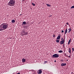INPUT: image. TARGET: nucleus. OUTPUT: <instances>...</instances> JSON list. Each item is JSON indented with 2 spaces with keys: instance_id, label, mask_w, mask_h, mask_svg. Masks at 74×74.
I'll return each mask as SVG.
<instances>
[{
  "instance_id": "c756f323",
  "label": "nucleus",
  "mask_w": 74,
  "mask_h": 74,
  "mask_svg": "<svg viewBox=\"0 0 74 74\" xmlns=\"http://www.w3.org/2000/svg\"><path fill=\"white\" fill-rule=\"evenodd\" d=\"M64 46H65V44H64L63 45V46L64 47Z\"/></svg>"
},
{
  "instance_id": "473e14b6",
  "label": "nucleus",
  "mask_w": 74,
  "mask_h": 74,
  "mask_svg": "<svg viewBox=\"0 0 74 74\" xmlns=\"http://www.w3.org/2000/svg\"><path fill=\"white\" fill-rule=\"evenodd\" d=\"M54 62H56V60L54 61Z\"/></svg>"
},
{
  "instance_id": "f03ea898",
  "label": "nucleus",
  "mask_w": 74,
  "mask_h": 74,
  "mask_svg": "<svg viewBox=\"0 0 74 74\" xmlns=\"http://www.w3.org/2000/svg\"><path fill=\"white\" fill-rule=\"evenodd\" d=\"M1 25L2 27V28H3V30H4L5 29H7L8 26V25L7 24L3 23Z\"/></svg>"
},
{
  "instance_id": "dca6fc26",
  "label": "nucleus",
  "mask_w": 74,
  "mask_h": 74,
  "mask_svg": "<svg viewBox=\"0 0 74 74\" xmlns=\"http://www.w3.org/2000/svg\"><path fill=\"white\" fill-rule=\"evenodd\" d=\"M67 32V29H66L65 31V34H66V33Z\"/></svg>"
},
{
  "instance_id": "f8f14e48",
  "label": "nucleus",
  "mask_w": 74,
  "mask_h": 74,
  "mask_svg": "<svg viewBox=\"0 0 74 74\" xmlns=\"http://www.w3.org/2000/svg\"><path fill=\"white\" fill-rule=\"evenodd\" d=\"M68 33H70V32H71V28H69V29H68Z\"/></svg>"
},
{
  "instance_id": "2eb2a0df",
  "label": "nucleus",
  "mask_w": 74,
  "mask_h": 74,
  "mask_svg": "<svg viewBox=\"0 0 74 74\" xmlns=\"http://www.w3.org/2000/svg\"><path fill=\"white\" fill-rule=\"evenodd\" d=\"M46 5L48 7H50L51 6V5H49V4H47V3H46Z\"/></svg>"
},
{
  "instance_id": "20e7f679",
  "label": "nucleus",
  "mask_w": 74,
  "mask_h": 74,
  "mask_svg": "<svg viewBox=\"0 0 74 74\" xmlns=\"http://www.w3.org/2000/svg\"><path fill=\"white\" fill-rule=\"evenodd\" d=\"M59 57V54H55L53 55V58H58Z\"/></svg>"
},
{
  "instance_id": "412c9836",
  "label": "nucleus",
  "mask_w": 74,
  "mask_h": 74,
  "mask_svg": "<svg viewBox=\"0 0 74 74\" xmlns=\"http://www.w3.org/2000/svg\"><path fill=\"white\" fill-rule=\"evenodd\" d=\"M71 8H74V6H72Z\"/></svg>"
},
{
  "instance_id": "a878e982",
  "label": "nucleus",
  "mask_w": 74,
  "mask_h": 74,
  "mask_svg": "<svg viewBox=\"0 0 74 74\" xmlns=\"http://www.w3.org/2000/svg\"><path fill=\"white\" fill-rule=\"evenodd\" d=\"M52 16V15H50L49 16V17H51Z\"/></svg>"
},
{
  "instance_id": "f257e3e1",
  "label": "nucleus",
  "mask_w": 74,
  "mask_h": 74,
  "mask_svg": "<svg viewBox=\"0 0 74 74\" xmlns=\"http://www.w3.org/2000/svg\"><path fill=\"white\" fill-rule=\"evenodd\" d=\"M15 3V0H10L8 3V5L10 6H13Z\"/></svg>"
},
{
  "instance_id": "72a5a7b5",
  "label": "nucleus",
  "mask_w": 74,
  "mask_h": 74,
  "mask_svg": "<svg viewBox=\"0 0 74 74\" xmlns=\"http://www.w3.org/2000/svg\"><path fill=\"white\" fill-rule=\"evenodd\" d=\"M63 39V38H62V39H61V40H62Z\"/></svg>"
},
{
  "instance_id": "f3484780",
  "label": "nucleus",
  "mask_w": 74,
  "mask_h": 74,
  "mask_svg": "<svg viewBox=\"0 0 74 74\" xmlns=\"http://www.w3.org/2000/svg\"><path fill=\"white\" fill-rule=\"evenodd\" d=\"M68 51L69 53H71V49H70V48H69V49Z\"/></svg>"
},
{
  "instance_id": "9b49d317",
  "label": "nucleus",
  "mask_w": 74,
  "mask_h": 74,
  "mask_svg": "<svg viewBox=\"0 0 74 74\" xmlns=\"http://www.w3.org/2000/svg\"><path fill=\"white\" fill-rule=\"evenodd\" d=\"M15 22V20H12L11 21V22L13 23H14Z\"/></svg>"
},
{
  "instance_id": "393cba45",
  "label": "nucleus",
  "mask_w": 74,
  "mask_h": 74,
  "mask_svg": "<svg viewBox=\"0 0 74 74\" xmlns=\"http://www.w3.org/2000/svg\"><path fill=\"white\" fill-rule=\"evenodd\" d=\"M66 24L68 25H69V24L68 23H66Z\"/></svg>"
},
{
  "instance_id": "a211bd4d",
  "label": "nucleus",
  "mask_w": 74,
  "mask_h": 74,
  "mask_svg": "<svg viewBox=\"0 0 74 74\" xmlns=\"http://www.w3.org/2000/svg\"><path fill=\"white\" fill-rule=\"evenodd\" d=\"M58 52L59 53H63V51H62V50H60V51H58Z\"/></svg>"
},
{
  "instance_id": "7ed1b4c3",
  "label": "nucleus",
  "mask_w": 74,
  "mask_h": 74,
  "mask_svg": "<svg viewBox=\"0 0 74 74\" xmlns=\"http://www.w3.org/2000/svg\"><path fill=\"white\" fill-rule=\"evenodd\" d=\"M27 33L26 32L25 30H23L21 34L22 36L27 35Z\"/></svg>"
},
{
  "instance_id": "4be33fe9",
  "label": "nucleus",
  "mask_w": 74,
  "mask_h": 74,
  "mask_svg": "<svg viewBox=\"0 0 74 74\" xmlns=\"http://www.w3.org/2000/svg\"><path fill=\"white\" fill-rule=\"evenodd\" d=\"M56 37V36L55 35H53V37H54V38H55V37Z\"/></svg>"
},
{
  "instance_id": "5701e85b",
  "label": "nucleus",
  "mask_w": 74,
  "mask_h": 74,
  "mask_svg": "<svg viewBox=\"0 0 74 74\" xmlns=\"http://www.w3.org/2000/svg\"><path fill=\"white\" fill-rule=\"evenodd\" d=\"M72 51H74V48H72Z\"/></svg>"
},
{
  "instance_id": "ddd939ff",
  "label": "nucleus",
  "mask_w": 74,
  "mask_h": 74,
  "mask_svg": "<svg viewBox=\"0 0 74 74\" xmlns=\"http://www.w3.org/2000/svg\"><path fill=\"white\" fill-rule=\"evenodd\" d=\"M26 61V60L25 59H23L22 62H25Z\"/></svg>"
},
{
  "instance_id": "c85d7f7f",
  "label": "nucleus",
  "mask_w": 74,
  "mask_h": 74,
  "mask_svg": "<svg viewBox=\"0 0 74 74\" xmlns=\"http://www.w3.org/2000/svg\"><path fill=\"white\" fill-rule=\"evenodd\" d=\"M20 73H17L16 74H20Z\"/></svg>"
},
{
  "instance_id": "b1692460",
  "label": "nucleus",
  "mask_w": 74,
  "mask_h": 74,
  "mask_svg": "<svg viewBox=\"0 0 74 74\" xmlns=\"http://www.w3.org/2000/svg\"><path fill=\"white\" fill-rule=\"evenodd\" d=\"M45 63H47L48 62L47 61H45Z\"/></svg>"
},
{
  "instance_id": "39448f33",
  "label": "nucleus",
  "mask_w": 74,
  "mask_h": 74,
  "mask_svg": "<svg viewBox=\"0 0 74 74\" xmlns=\"http://www.w3.org/2000/svg\"><path fill=\"white\" fill-rule=\"evenodd\" d=\"M42 72V71L40 69H39V70H38V71H37V73H38V74H41Z\"/></svg>"
},
{
  "instance_id": "cd10ccee",
  "label": "nucleus",
  "mask_w": 74,
  "mask_h": 74,
  "mask_svg": "<svg viewBox=\"0 0 74 74\" xmlns=\"http://www.w3.org/2000/svg\"><path fill=\"white\" fill-rule=\"evenodd\" d=\"M64 55H65V56H67V54H66V53H65V54H64Z\"/></svg>"
},
{
  "instance_id": "aec40b11",
  "label": "nucleus",
  "mask_w": 74,
  "mask_h": 74,
  "mask_svg": "<svg viewBox=\"0 0 74 74\" xmlns=\"http://www.w3.org/2000/svg\"><path fill=\"white\" fill-rule=\"evenodd\" d=\"M32 5L33 6H35V3H32Z\"/></svg>"
},
{
  "instance_id": "f704fd0d",
  "label": "nucleus",
  "mask_w": 74,
  "mask_h": 74,
  "mask_svg": "<svg viewBox=\"0 0 74 74\" xmlns=\"http://www.w3.org/2000/svg\"><path fill=\"white\" fill-rule=\"evenodd\" d=\"M66 61H68V60H67Z\"/></svg>"
},
{
  "instance_id": "4468645a",
  "label": "nucleus",
  "mask_w": 74,
  "mask_h": 74,
  "mask_svg": "<svg viewBox=\"0 0 74 74\" xmlns=\"http://www.w3.org/2000/svg\"><path fill=\"white\" fill-rule=\"evenodd\" d=\"M71 39H70L68 42V45H69V44H70V42H71Z\"/></svg>"
},
{
  "instance_id": "6e6552de",
  "label": "nucleus",
  "mask_w": 74,
  "mask_h": 74,
  "mask_svg": "<svg viewBox=\"0 0 74 74\" xmlns=\"http://www.w3.org/2000/svg\"><path fill=\"white\" fill-rule=\"evenodd\" d=\"M61 35L60 34L58 36V37L57 38V40H59L60 39V38H61Z\"/></svg>"
},
{
  "instance_id": "2f4dec72",
  "label": "nucleus",
  "mask_w": 74,
  "mask_h": 74,
  "mask_svg": "<svg viewBox=\"0 0 74 74\" xmlns=\"http://www.w3.org/2000/svg\"><path fill=\"white\" fill-rule=\"evenodd\" d=\"M63 60H61V61H63Z\"/></svg>"
},
{
  "instance_id": "1a4fd4ad",
  "label": "nucleus",
  "mask_w": 74,
  "mask_h": 74,
  "mask_svg": "<svg viewBox=\"0 0 74 74\" xmlns=\"http://www.w3.org/2000/svg\"><path fill=\"white\" fill-rule=\"evenodd\" d=\"M66 63L64 64V63H62L61 64V65L62 66H66Z\"/></svg>"
},
{
  "instance_id": "bb28decb",
  "label": "nucleus",
  "mask_w": 74,
  "mask_h": 74,
  "mask_svg": "<svg viewBox=\"0 0 74 74\" xmlns=\"http://www.w3.org/2000/svg\"><path fill=\"white\" fill-rule=\"evenodd\" d=\"M61 32H62L63 33V32H64V31H63V30H62Z\"/></svg>"
},
{
  "instance_id": "7c9ffc66",
  "label": "nucleus",
  "mask_w": 74,
  "mask_h": 74,
  "mask_svg": "<svg viewBox=\"0 0 74 74\" xmlns=\"http://www.w3.org/2000/svg\"><path fill=\"white\" fill-rule=\"evenodd\" d=\"M69 58H70V56H69Z\"/></svg>"
},
{
  "instance_id": "0eeeda50",
  "label": "nucleus",
  "mask_w": 74,
  "mask_h": 74,
  "mask_svg": "<svg viewBox=\"0 0 74 74\" xmlns=\"http://www.w3.org/2000/svg\"><path fill=\"white\" fill-rule=\"evenodd\" d=\"M65 41V40L63 39V40L62 41H60V44H63L64 43V42Z\"/></svg>"
},
{
  "instance_id": "6ab92c4d",
  "label": "nucleus",
  "mask_w": 74,
  "mask_h": 74,
  "mask_svg": "<svg viewBox=\"0 0 74 74\" xmlns=\"http://www.w3.org/2000/svg\"><path fill=\"white\" fill-rule=\"evenodd\" d=\"M60 42V40H56V42L58 43Z\"/></svg>"
},
{
  "instance_id": "9d476101",
  "label": "nucleus",
  "mask_w": 74,
  "mask_h": 74,
  "mask_svg": "<svg viewBox=\"0 0 74 74\" xmlns=\"http://www.w3.org/2000/svg\"><path fill=\"white\" fill-rule=\"evenodd\" d=\"M26 22L24 21L23 22L22 25H26Z\"/></svg>"
},
{
  "instance_id": "423d86ee",
  "label": "nucleus",
  "mask_w": 74,
  "mask_h": 74,
  "mask_svg": "<svg viewBox=\"0 0 74 74\" xmlns=\"http://www.w3.org/2000/svg\"><path fill=\"white\" fill-rule=\"evenodd\" d=\"M3 29L1 25L0 26V31H2L3 30Z\"/></svg>"
}]
</instances>
